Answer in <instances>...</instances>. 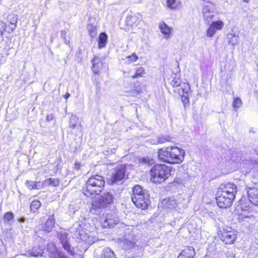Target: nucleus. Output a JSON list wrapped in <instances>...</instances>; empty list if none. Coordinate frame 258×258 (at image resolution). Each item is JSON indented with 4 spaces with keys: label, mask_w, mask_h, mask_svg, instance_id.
<instances>
[{
    "label": "nucleus",
    "mask_w": 258,
    "mask_h": 258,
    "mask_svg": "<svg viewBox=\"0 0 258 258\" xmlns=\"http://www.w3.org/2000/svg\"><path fill=\"white\" fill-rule=\"evenodd\" d=\"M82 224L75 225L72 230L76 229L78 231L80 239L88 245L96 241L97 238L96 237L95 220L92 218L85 219Z\"/></svg>",
    "instance_id": "f257e3e1"
},
{
    "label": "nucleus",
    "mask_w": 258,
    "mask_h": 258,
    "mask_svg": "<svg viewBox=\"0 0 258 258\" xmlns=\"http://www.w3.org/2000/svg\"><path fill=\"white\" fill-rule=\"evenodd\" d=\"M185 151L176 146L162 148L158 151V158L162 162L169 164H180L184 159Z\"/></svg>",
    "instance_id": "f03ea898"
},
{
    "label": "nucleus",
    "mask_w": 258,
    "mask_h": 258,
    "mask_svg": "<svg viewBox=\"0 0 258 258\" xmlns=\"http://www.w3.org/2000/svg\"><path fill=\"white\" fill-rule=\"evenodd\" d=\"M104 185L105 181L103 176L98 174L91 176L87 181L83 192L88 197L97 195L103 190Z\"/></svg>",
    "instance_id": "7ed1b4c3"
},
{
    "label": "nucleus",
    "mask_w": 258,
    "mask_h": 258,
    "mask_svg": "<svg viewBox=\"0 0 258 258\" xmlns=\"http://www.w3.org/2000/svg\"><path fill=\"white\" fill-rule=\"evenodd\" d=\"M171 168L165 164H156L150 170L151 180L154 183H161L171 175Z\"/></svg>",
    "instance_id": "20e7f679"
},
{
    "label": "nucleus",
    "mask_w": 258,
    "mask_h": 258,
    "mask_svg": "<svg viewBox=\"0 0 258 258\" xmlns=\"http://www.w3.org/2000/svg\"><path fill=\"white\" fill-rule=\"evenodd\" d=\"M113 196L111 192H104L99 197L97 200L92 203L91 211L106 208L111 205L113 201Z\"/></svg>",
    "instance_id": "39448f33"
},
{
    "label": "nucleus",
    "mask_w": 258,
    "mask_h": 258,
    "mask_svg": "<svg viewBox=\"0 0 258 258\" xmlns=\"http://www.w3.org/2000/svg\"><path fill=\"white\" fill-rule=\"evenodd\" d=\"M134 230L132 228L131 231L125 232L123 239H120L119 244L124 250L131 249L136 246L138 238Z\"/></svg>",
    "instance_id": "423d86ee"
},
{
    "label": "nucleus",
    "mask_w": 258,
    "mask_h": 258,
    "mask_svg": "<svg viewBox=\"0 0 258 258\" xmlns=\"http://www.w3.org/2000/svg\"><path fill=\"white\" fill-rule=\"evenodd\" d=\"M218 235L224 243L230 244L233 243L236 240L237 231L230 227H227L220 231Z\"/></svg>",
    "instance_id": "0eeeda50"
},
{
    "label": "nucleus",
    "mask_w": 258,
    "mask_h": 258,
    "mask_svg": "<svg viewBox=\"0 0 258 258\" xmlns=\"http://www.w3.org/2000/svg\"><path fill=\"white\" fill-rule=\"evenodd\" d=\"M68 234L63 231L57 232V237L60 240L62 247L71 254H74V248L72 247L70 243V238L68 237Z\"/></svg>",
    "instance_id": "6e6552de"
},
{
    "label": "nucleus",
    "mask_w": 258,
    "mask_h": 258,
    "mask_svg": "<svg viewBox=\"0 0 258 258\" xmlns=\"http://www.w3.org/2000/svg\"><path fill=\"white\" fill-rule=\"evenodd\" d=\"M217 191L224 195L228 194V197L234 199L237 192V186L234 183L229 182L221 184Z\"/></svg>",
    "instance_id": "1a4fd4ad"
},
{
    "label": "nucleus",
    "mask_w": 258,
    "mask_h": 258,
    "mask_svg": "<svg viewBox=\"0 0 258 258\" xmlns=\"http://www.w3.org/2000/svg\"><path fill=\"white\" fill-rule=\"evenodd\" d=\"M125 166L124 165L118 166L114 169L112 173V176L109 179V182L111 184L117 183L121 181L125 176Z\"/></svg>",
    "instance_id": "9d476101"
},
{
    "label": "nucleus",
    "mask_w": 258,
    "mask_h": 258,
    "mask_svg": "<svg viewBox=\"0 0 258 258\" xmlns=\"http://www.w3.org/2000/svg\"><path fill=\"white\" fill-rule=\"evenodd\" d=\"M119 222L118 218L112 213L107 214L101 218V223L104 228H111Z\"/></svg>",
    "instance_id": "9b49d317"
},
{
    "label": "nucleus",
    "mask_w": 258,
    "mask_h": 258,
    "mask_svg": "<svg viewBox=\"0 0 258 258\" xmlns=\"http://www.w3.org/2000/svg\"><path fill=\"white\" fill-rule=\"evenodd\" d=\"M234 199L229 197H224V194L217 191L216 201L218 207L221 208H226L231 206Z\"/></svg>",
    "instance_id": "f8f14e48"
},
{
    "label": "nucleus",
    "mask_w": 258,
    "mask_h": 258,
    "mask_svg": "<svg viewBox=\"0 0 258 258\" xmlns=\"http://www.w3.org/2000/svg\"><path fill=\"white\" fill-rule=\"evenodd\" d=\"M142 17L139 13H132L128 14L125 18V24L130 27L137 26V23L142 20Z\"/></svg>",
    "instance_id": "ddd939ff"
},
{
    "label": "nucleus",
    "mask_w": 258,
    "mask_h": 258,
    "mask_svg": "<svg viewBox=\"0 0 258 258\" xmlns=\"http://www.w3.org/2000/svg\"><path fill=\"white\" fill-rule=\"evenodd\" d=\"M132 201L138 208L145 209L150 204L148 194L142 196L141 197L132 198Z\"/></svg>",
    "instance_id": "4468645a"
},
{
    "label": "nucleus",
    "mask_w": 258,
    "mask_h": 258,
    "mask_svg": "<svg viewBox=\"0 0 258 258\" xmlns=\"http://www.w3.org/2000/svg\"><path fill=\"white\" fill-rule=\"evenodd\" d=\"M246 190L249 202L254 205L258 206V187L247 185Z\"/></svg>",
    "instance_id": "2eb2a0df"
},
{
    "label": "nucleus",
    "mask_w": 258,
    "mask_h": 258,
    "mask_svg": "<svg viewBox=\"0 0 258 258\" xmlns=\"http://www.w3.org/2000/svg\"><path fill=\"white\" fill-rule=\"evenodd\" d=\"M162 204L164 207L167 209H175L177 211L180 210V208L178 207L179 203L177 202L175 199L173 198H170L168 199H165L163 200Z\"/></svg>",
    "instance_id": "dca6fc26"
},
{
    "label": "nucleus",
    "mask_w": 258,
    "mask_h": 258,
    "mask_svg": "<svg viewBox=\"0 0 258 258\" xmlns=\"http://www.w3.org/2000/svg\"><path fill=\"white\" fill-rule=\"evenodd\" d=\"M55 223V221L53 215H52L49 216L45 225H42L40 227V229L46 232H49L52 230L53 227L54 226Z\"/></svg>",
    "instance_id": "f3484780"
},
{
    "label": "nucleus",
    "mask_w": 258,
    "mask_h": 258,
    "mask_svg": "<svg viewBox=\"0 0 258 258\" xmlns=\"http://www.w3.org/2000/svg\"><path fill=\"white\" fill-rule=\"evenodd\" d=\"M195 254L194 248L192 247H187L181 252L178 258H194Z\"/></svg>",
    "instance_id": "a211bd4d"
},
{
    "label": "nucleus",
    "mask_w": 258,
    "mask_h": 258,
    "mask_svg": "<svg viewBox=\"0 0 258 258\" xmlns=\"http://www.w3.org/2000/svg\"><path fill=\"white\" fill-rule=\"evenodd\" d=\"M223 25V22L221 21L213 22L207 32H215L216 31L221 30Z\"/></svg>",
    "instance_id": "6ab92c4d"
},
{
    "label": "nucleus",
    "mask_w": 258,
    "mask_h": 258,
    "mask_svg": "<svg viewBox=\"0 0 258 258\" xmlns=\"http://www.w3.org/2000/svg\"><path fill=\"white\" fill-rule=\"evenodd\" d=\"M26 185L30 189H39L44 187V184L40 181H33L27 180L25 183Z\"/></svg>",
    "instance_id": "aec40b11"
},
{
    "label": "nucleus",
    "mask_w": 258,
    "mask_h": 258,
    "mask_svg": "<svg viewBox=\"0 0 258 258\" xmlns=\"http://www.w3.org/2000/svg\"><path fill=\"white\" fill-rule=\"evenodd\" d=\"M147 194L145 190L139 185H135L133 188V194L132 198L141 197L142 196Z\"/></svg>",
    "instance_id": "412c9836"
},
{
    "label": "nucleus",
    "mask_w": 258,
    "mask_h": 258,
    "mask_svg": "<svg viewBox=\"0 0 258 258\" xmlns=\"http://www.w3.org/2000/svg\"><path fill=\"white\" fill-rule=\"evenodd\" d=\"M169 83L173 87H178L181 85L180 75L178 74H173L169 79Z\"/></svg>",
    "instance_id": "4be33fe9"
},
{
    "label": "nucleus",
    "mask_w": 258,
    "mask_h": 258,
    "mask_svg": "<svg viewBox=\"0 0 258 258\" xmlns=\"http://www.w3.org/2000/svg\"><path fill=\"white\" fill-rule=\"evenodd\" d=\"M107 39L108 36L106 33H100L97 40L99 48H103L106 46Z\"/></svg>",
    "instance_id": "5701e85b"
},
{
    "label": "nucleus",
    "mask_w": 258,
    "mask_h": 258,
    "mask_svg": "<svg viewBox=\"0 0 258 258\" xmlns=\"http://www.w3.org/2000/svg\"><path fill=\"white\" fill-rule=\"evenodd\" d=\"M8 19L10 24V26H9L10 30L11 31H13L15 30L16 26L18 16L15 14L9 15L8 17Z\"/></svg>",
    "instance_id": "b1692460"
},
{
    "label": "nucleus",
    "mask_w": 258,
    "mask_h": 258,
    "mask_svg": "<svg viewBox=\"0 0 258 258\" xmlns=\"http://www.w3.org/2000/svg\"><path fill=\"white\" fill-rule=\"evenodd\" d=\"M101 258H115L114 252L109 248H104L101 255Z\"/></svg>",
    "instance_id": "393cba45"
},
{
    "label": "nucleus",
    "mask_w": 258,
    "mask_h": 258,
    "mask_svg": "<svg viewBox=\"0 0 258 258\" xmlns=\"http://www.w3.org/2000/svg\"><path fill=\"white\" fill-rule=\"evenodd\" d=\"M101 63H99V60L98 57H94L92 60V70L93 72L95 74H98L99 72V71L98 70V68L100 67V66H101Z\"/></svg>",
    "instance_id": "a878e982"
},
{
    "label": "nucleus",
    "mask_w": 258,
    "mask_h": 258,
    "mask_svg": "<svg viewBox=\"0 0 258 258\" xmlns=\"http://www.w3.org/2000/svg\"><path fill=\"white\" fill-rule=\"evenodd\" d=\"M180 5L179 1L177 0H167V6L168 8L175 10L178 8Z\"/></svg>",
    "instance_id": "bb28decb"
},
{
    "label": "nucleus",
    "mask_w": 258,
    "mask_h": 258,
    "mask_svg": "<svg viewBox=\"0 0 258 258\" xmlns=\"http://www.w3.org/2000/svg\"><path fill=\"white\" fill-rule=\"evenodd\" d=\"M44 184V187L45 186L52 185L53 186H57L59 183L58 179L49 178L45 180L44 182H42Z\"/></svg>",
    "instance_id": "cd10ccee"
},
{
    "label": "nucleus",
    "mask_w": 258,
    "mask_h": 258,
    "mask_svg": "<svg viewBox=\"0 0 258 258\" xmlns=\"http://www.w3.org/2000/svg\"><path fill=\"white\" fill-rule=\"evenodd\" d=\"M213 11V4L209 2L205 3L203 5L202 13Z\"/></svg>",
    "instance_id": "c85d7f7f"
},
{
    "label": "nucleus",
    "mask_w": 258,
    "mask_h": 258,
    "mask_svg": "<svg viewBox=\"0 0 258 258\" xmlns=\"http://www.w3.org/2000/svg\"><path fill=\"white\" fill-rule=\"evenodd\" d=\"M159 28L161 30V32H170L172 29L168 27L165 23L161 22L159 24Z\"/></svg>",
    "instance_id": "c756f323"
},
{
    "label": "nucleus",
    "mask_w": 258,
    "mask_h": 258,
    "mask_svg": "<svg viewBox=\"0 0 258 258\" xmlns=\"http://www.w3.org/2000/svg\"><path fill=\"white\" fill-rule=\"evenodd\" d=\"M159 28L161 30V32H170L172 29L168 27L165 23L161 22L159 24Z\"/></svg>",
    "instance_id": "7c9ffc66"
},
{
    "label": "nucleus",
    "mask_w": 258,
    "mask_h": 258,
    "mask_svg": "<svg viewBox=\"0 0 258 258\" xmlns=\"http://www.w3.org/2000/svg\"><path fill=\"white\" fill-rule=\"evenodd\" d=\"M227 39H228L229 43L232 45H234L237 43V38L235 33H228L227 35Z\"/></svg>",
    "instance_id": "2f4dec72"
},
{
    "label": "nucleus",
    "mask_w": 258,
    "mask_h": 258,
    "mask_svg": "<svg viewBox=\"0 0 258 258\" xmlns=\"http://www.w3.org/2000/svg\"><path fill=\"white\" fill-rule=\"evenodd\" d=\"M145 73V71L144 69L142 67H139L136 70L135 74L132 76L134 79L137 78L138 77H142L143 76V75Z\"/></svg>",
    "instance_id": "473e14b6"
},
{
    "label": "nucleus",
    "mask_w": 258,
    "mask_h": 258,
    "mask_svg": "<svg viewBox=\"0 0 258 258\" xmlns=\"http://www.w3.org/2000/svg\"><path fill=\"white\" fill-rule=\"evenodd\" d=\"M78 122V118L76 115H72L70 117V127L74 128L77 125Z\"/></svg>",
    "instance_id": "72a5a7b5"
},
{
    "label": "nucleus",
    "mask_w": 258,
    "mask_h": 258,
    "mask_svg": "<svg viewBox=\"0 0 258 258\" xmlns=\"http://www.w3.org/2000/svg\"><path fill=\"white\" fill-rule=\"evenodd\" d=\"M203 17L206 21L210 22L215 17L213 11L203 14Z\"/></svg>",
    "instance_id": "f704fd0d"
},
{
    "label": "nucleus",
    "mask_w": 258,
    "mask_h": 258,
    "mask_svg": "<svg viewBox=\"0 0 258 258\" xmlns=\"http://www.w3.org/2000/svg\"><path fill=\"white\" fill-rule=\"evenodd\" d=\"M40 206L41 203L39 201H34L30 205V208L31 211L35 212L39 208Z\"/></svg>",
    "instance_id": "c9c22d12"
},
{
    "label": "nucleus",
    "mask_w": 258,
    "mask_h": 258,
    "mask_svg": "<svg viewBox=\"0 0 258 258\" xmlns=\"http://www.w3.org/2000/svg\"><path fill=\"white\" fill-rule=\"evenodd\" d=\"M4 31L10 32V26L7 27L3 21H0V32H4Z\"/></svg>",
    "instance_id": "e433bc0d"
},
{
    "label": "nucleus",
    "mask_w": 258,
    "mask_h": 258,
    "mask_svg": "<svg viewBox=\"0 0 258 258\" xmlns=\"http://www.w3.org/2000/svg\"><path fill=\"white\" fill-rule=\"evenodd\" d=\"M126 59L128 63H132L136 61L138 59V57L136 53H133L131 55L127 56Z\"/></svg>",
    "instance_id": "4c0bfd02"
},
{
    "label": "nucleus",
    "mask_w": 258,
    "mask_h": 258,
    "mask_svg": "<svg viewBox=\"0 0 258 258\" xmlns=\"http://www.w3.org/2000/svg\"><path fill=\"white\" fill-rule=\"evenodd\" d=\"M14 214L13 213L9 212L6 213L4 217L5 222H9L14 218Z\"/></svg>",
    "instance_id": "58836bf2"
},
{
    "label": "nucleus",
    "mask_w": 258,
    "mask_h": 258,
    "mask_svg": "<svg viewBox=\"0 0 258 258\" xmlns=\"http://www.w3.org/2000/svg\"><path fill=\"white\" fill-rule=\"evenodd\" d=\"M181 89L183 93L187 94L190 90V86L188 84L184 83L181 85Z\"/></svg>",
    "instance_id": "ea45409f"
},
{
    "label": "nucleus",
    "mask_w": 258,
    "mask_h": 258,
    "mask_svg": "<svg viewBox=\"0 0 258 258\" xmlns=\"http://www.w3.org/2000/svg\"><path fill=\"white\" fill-rule=\"evenodd\" d=\"M170 141L169 138H166L165 137L161 136L158 138L157 141L156 142H154L153 144H163L166 142H168Z\"/></svg>",
    "instance_id": "a19ab883"
},
{
    "label": "nucleus",
    "mask_w": 258,
    "mask_h": 258,
    "mask_svg": "<svg viewBox=\"0 0 258 258\" xmlns=\"http://www.w3.org/2000/svg\"><path fill=\"white\" fill-rule=\"evenodd\" d=\"M32 253L33 255L35 256L41 255L43 253V249L41 248H38L36 250V247H35L34 248H33Z\"/></svg>",
    "instance_id": "79ce46f5"
},
{
    "label": "nucleus",
    "mask_w": 258,
    "mask_h": 258,
    "mask_svg": "<svg viewBox=\"0 0 258 258\" xmlns=\"http://www.w3.org/2000/svg\"><path fill=\"white\" fill-rule=\"evenodd\" d=\"M242 104L241 100L239 98H235L233 102V107L234 108H238Z\"/></svg>",
    "instance_id": "37998d69"
},
{
    "label": "nucleus",
    "mask_w": 258,
    "mask_h": 258,
    "mask_svg": "<svg viewBox=\"0 0 258 258\" xmlns=\"http://www.w3.org/2000/svg\"><path fill=\"white\" fill-rule=\"evenodd\" d=\"M170 33H162L159 35V38L162 40L163 39H168L170 37Z\"/></svg>",
    "instance_id": "c03bdc74"
},
{
    "label": "nucleus",
    "mask_w": 258,
    "mask_h": 258,
    "mask_svg": "<svg viewBox=\"0 0 258 258\" xmlns=\"http://www.w3.org/2000/svg\"><path fill=\"white\" fill-rule=\"evenodd\" d=\"M81 168V164L79 162H75L74 164V168L77 170H78Z\"/></svg>",
    "instance_id": "a18cd8bd"
},
{
    "label": "nucleus",
    "mask_w": 258,
    "mask_h": 258,
    "mask_svg": "<svg viewBox=\"0 0 258 258\" xmlns=\"http://www.w3.org/2000/svg\"><path fill=\"white\" fill-rule=\"evenodd\" d=\"M53 119V115L52 114L47 115L46 116V120L48 121H50Z\"/></svg>",
    "instance_id": "49530a36"
},
{
    "label": "nucleus",
    "mask_w": 258,
    "mask_h": 258,
    "mask_svg": "<svg viewBox=\"0 0 258 258\" xmlns=\"http://www.w3.org/2000/svg\"><path fill=\"white\" fill-rule=\"evenodd\" d=\"M4 61V57L2 55L0 54V65L2 64Z\"/></svg>",
    "instance_id": "de8ad7c7"
},
{
    "label": "nucleus",
    "mask_w": 258,
    "mask_h": 258,
    "mask_svg": "<svg viewBox=\"0 0 258 258\" xmlns=\"http://www.w3.org/2000/svg\"><path fill=\"white\" fill-rule=\"evenodd\" d=\"M251 181H252L253 183L255 184V183H256L257 182H258V179H257V178H253V179L251 180Z\"/></svg>",
    "instance_id": "09e8293b"
},
{
    "label": "nucleus",
    "mask_w": 258,
    "mask_h": 258,
    "mask_svg": "<svg viewBox=\"0 0 258 258\" xmlns=\"http://www.w3.org/2000/svg\"><path fill=\"white\" fill-rule=\"evenodd\" d=\"M70 96V94L68 93H67L66 95L63 96L64 98L66 99H67Z\"/></svg>",
    "instance_id": "8fccbe9b"
},
{
    "label": "nucleus",
    "mask_w": 258,
    "mask_h": 258,
    "mask_svg": "<svg viewBox=\"0 0 258 258\" xmlns=\"http://www.w3.org/2000/svg\"><path fill=\"white\" fill-rule=\"evenodd\" d=\"M25 219L24 217L21 218L19 220V222H24V221H25Z\"/></svg>",
    "instance_id": "3c124183"
},
{
    "label": "nucleus",
    "mask_w": 258,
    "mask_h": 258,
    "mask_svg": "<svg viewBox=\"0 0 258 258\" xmlns=\"http://www.w3.org/2000/svg\"><path fill=\"white\" fill-rule=\"evenodd\" d=\"M208 37H212V36L213 33H208Z\"/></svg>",
    "instance_id": "603ef678"
},
{
    "label": "nucleus",
    "mask_w": 258,
    "mask_h": 258,
    "mask_svg": "<svg viewBox=\"0 0 258 258\" xmlns=\"http://www.w3.org/2000/svg\"><path fill=\"white\" fill-rule=\"evenodd\" d=\"M66 33H63V35H62V37L66 38Z\"/></svg>",
    "instance_id": "864d4df0"
},
{
    "label": "nucleus",
    "mask_w": 258,
    "mask_h": 258,
    "mask_svg": "<svg viewBox=\"0 0 258 258\" xmlns=\"http://www.w3.org/2000/svg\"><path fill=\"white\" fill-rule=\"evenodd\" d=\"M256 154L258 155V149L255 150Z\"/></svg>",
    "instance_id": "5fc2aeb1"
},
{
    "label": "nucleus",
    "mask_w": 258,
    "mask_h": 258,
    "mask_svg": "<svg viewBox=\"0 0 258 258\" xmlns=\"http://www.w3.org/2000/svg\"><path fill=\"white\" fill-rule=\"evenodd\" d=\"M249 0H243V1L245 3H248Z\"/></svg>",
    "instance_id": "6e6d98bb"
},
{
    "label": "nucleus",
    "mask_w": 258,
    "mask_h": 258,
    "mask_svg": "<svg viewBox=\"0 0 258 258\" xmlns=\"http://www.w3.org/2000/svg\"><path fill=\"white\" fill-rule=\"evenodd\" d=\"M224 195V197H227V196H228V194H225V195Z\"/></svg>",
    "instance_id": "4d7b16f0"
}]
</instances>
